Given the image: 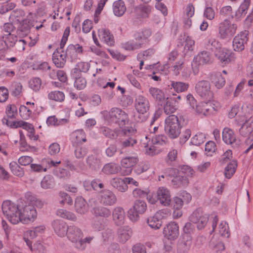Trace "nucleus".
<instances>
[{
	"label": "nucleus",
	"instance_id": "680f3d73",
	"mask_svg": "<svg viewBox=\"0 0 253 253\" xmlns=\"http://www.w3.org/2000/svg\"><path fill=\"white\" fill-rule=\"evenodd\" d=\"M210 246L213 248L215 253H222L225 249L224 245L221 241L215 243L213 238L211 239L210 242Z\"/></svg>",
	"mask_w": 253,
	"mask_h": 253
},
{
	"label": "nucleus",
	"instance_id": "0eeeda50",
	"mask_svg": "<svg viewBox=\"0 0 253 253\" xmlns=\"http://www.w3.org/2000/svg\"><path fill=\"white\" fill-rule=\"evenodd\" d=\"M195 88L197 94L203 98L209 100L213 98V93L211 89V84L209 81L202 80L198 82Z\"/></svg>",
	"mask_w": 253,
	"mask_h": 253
},
{
	"label": "nucleus",
	"instance_id": "aec40b11",
	"mask_svg": "<svg viewBox=\"0 0 253 253\" xmlns=\"http://www.w3.org/2000/svg\"><path fill=\"white\" fill-rule=\"evenodd\" d=\"M52 227L55 233L59 237H64L66 236L69 225L63 220H54L52 222Z\"/></svg>",
	"mask_w": 253,
	"mask_h": 253
},
{
	"label": "nucleus",
	"instance_id": "864d4df0",
	"mask_svg": "<svg viewBox=\"0 0 253 253\" xmlns=\"http://www.w3.org/2000/svg\"><path fill=\"white\" fill-rule=\"evenodd\" d=\"M94 238L93 236H88L85 238L82 237L80 242L78 243L76 249L81 251H84L86 248V244H90Z\"/></svg>",
	"mask_w": 253,
	"mask_h": 253
},
{
	"label": "nucleus",
	"instance_id": "a878e982",
	"mask_svg": "<svg viewBox=\"0 0 253 253\" xmlns=\"http://www.w3.org/2000/svg\"><path fill=\"white\" fill-rule=\"evenodd\" d=\"M138 161L137 157H127L121 160V166L123 168L126 169L124 173V175L129 174L132 171V168L134 167Z\"/></svg>",
	"mask_w": 253,
	"mask_h": 253
},
{
	"label": "nucleus",
	"instance_id": "4468645a",
	"mask_svg": "<svg viewBox=\"0 0 253 253\" xmlns=\"http://www.w3.org/2000/svg\"><path fill=\"white\" fill-rule=\"evenodd\" d=\"M190 221L193 223L196 224L199 229H202L207 225L208 216L206 214L204 215L202 210L199 209L193 211L190 216Z\"/></svg>",
	"mask_w": 253,
	"mask_h": 253
},
{
	"label": "nucleus",
	"instance_id": "72a5a7b5",
	"mask_svg": "<svg viewBox=\"0 0 253 253\" xmlns=\"http://www.w3.org/2000/svg\"><path fill=\"white\" fill-rule=\"evenodd\" d=\"M110 183L113 188L121 192H125L128 189V186L126 184L125 178H113L110 180Z\"/></svg>",
	"mask_w": 253,
	"mask_h": 253
},
{
	"label": "nucleus",
	"instance_id": "c03bdc74",
	"mask_svg": "<svg viewBox=\"0 0 253 253\" xmlns=\"http://www.w3.org/2000/svg\"><path fill=\"white\" fill-rule=\"evenodd\" d=\"M170 86L176 92L179 93L187 90L189 85L188 83L182 82L171 81Z\"/></svg>",
	"mask_w": 253,
	"mask_h": 253
},
{
	"label": "nucleus",
	"instance_id": "13d9d810",
	"mask_svg": "<svg viewBox=\"0 0 253 253\" xmlns=\"http://www.w3.org/2000/svg\"><path fill=\"white\" fill-rule=\"evenodd\" d=\"M206 139L205 134L198 132L192 137L191 140V144L196 146H199L203 143Z\"/></svg>",
	"mask_w": 253,
	"mask_h": 253
},
{
	"label": "nucleus",
	"instance_id": "f3484780",
	"mask_svg": "<svg viewBox=\"0 0 253 253\" xmlns=\"http://www.w3.org/2000/svg\"><path fill=\"white\" fill-rule=\"evenodd\" d=\"M130 130L124 128L121 130V133L125 136L122 138L120 142V147L121 149H124L128 147H132L137 143V139L134 136L130 135Z\"/></svg>",
	"mask_w": 253,
	"mask_h": 253
},
{
	"label": "nucleus",
	"instance_id": "37998d69",
	"mask_svg": "<svg viewBox=\"0 0 253 253\" xmlns=\"http://www.w3.org/2000/svg\"><path fill=\"white\" fill-rule=\"evenodd\" d=\"M188 183V178L185 176H176L171 180V184L175 188L185 186Z\"/></svg>",
	"mask_w": 253,
	"mask_h": 253
},
{
	"label": "nucleus",
	"instance_id": "cd10ccee",
	"mask_svg": "<svg viewBox=\"0 0 253 253\" xmlns=\"http://www.w3.org/2000/svg\"><path fill=\"white\" fill-rule=\"evenodd\" d=\"M98 36L100 40L108 45L112 46L114 44V37L108 29L98 30Z\"/></svg>",
	"mask_w": 253,
	"mask_h": 253
},
{
	"label": "nucleus",
	"instance_id": "de8ad7c7",
	"mask_svg": "<svg viewBox=\"0 0 253 253\" xmlns=\"http://www.w3.org/2000/svg\"><path fill=\"white\" fill-rule=\"evenodd\" d=\"M90 68V64L86 62H80L78 63L73 70V73L79 75L78 73H86Z\"/></svg>",
	"mask_w": 253,
	"mask_h": 253
},
{
	"label": "nucleus",
	"instance_id": "393cba45",
	"mask_svg": "<svg viewBox=\"0 0 253 253\" xmlns=\"http://www.w3.org/2000/svg\"><path fill=\"white\" fill-rule=\"evenodd\" d=\"M112 217L116 225H123L126 219V213L124 209L121 207L115 208L112 211Z\"/></svg>",
	"mask_w": 253,
	"mask_h": 253
},
{
	"label": "nucleus",
	"instance_id": "a19ab883",
	"mask_svg": "<svg viewBox=\"0 0 253 253\" xmlns=\"http://www.w3.org/2000/svg\"><path fill=\"white\" fill-rule=\"evenodd\" d=\"M56 215L61 218L73 221H76L77 220L76 215L73 212L64 209L58 210L56 211Z\"/></svg>",
	"mask_w": 253,
	"mask_h": 253
},
{
	"label": "nucleus",
	"instance_id": "7ed1b4c3",
	"mask_svg": "<svg viewBox=\"0 0 253 253\" xmlns=\"http://www.w3.org/2000/svg\"><path fill=\"white\" fill-rule=\"evenodd\" d=\"M3 213L13 224H16L20 221V210L17 205L11 201L7 200L2 204Z\"/></svg>",
	"mask_w": 253,
	"mask_h": 253
},
{
	"label": "nucleus",
	"instance_id": "412c9836",
	"mask_svg": "<svg viewBox=\"0 0 253 253\" xmlns=\"http://www.w3.org/2000/svg\"><path fill=\"white\" fill-rule=\"evenodd\" d=\"M192 245V239L190 235H184L180 239L177 245L178 253H188Z\"/></svg>",
	"mask_w": 253,
	"mask_h": 253
},
{
	"label": "nucleus",
	"instance_id": "603ef678",
	"mask_svg": "<svg viewBox=\"0 0 253 253\" xmlns=\"http://www.w3.org/2000/svg\"><path fill=\"white\" fill-rule=\"evenodd\" d=\"M45 229V227L43 225L35 227L33 229L27 231L26 233L27 238L30 237L31 239H34L43 233Z\"/></svg>",
	"mask_w": 253,
	"mask_h": 253
},
{
	"label": "nucleus",
	"instance_id": "423d86ee",
	"mask_svg": "<svg viewBox=\"0 0 253 253\" xmlns=\"http://www.w3.org/2000/svg\"><path fill=\"white\" fill-rule=\"evenodd\" d=\"M218 221L217 215L214 213H211L210 217V222L211 223L212 226L211 234L214 232L215 234H219L222 237L228 238L230 233L228 224L225 221H222L217 227Z\"/></svg>",
	"mask_w": 253,
	"mask_h": 253
},
{
	"label": "nucleus",
	"instance_id": "2eb2a0df",
	"mask_svg": "<svg viewBox=\"0 0 253 253\" xmlns=\"http://www.w3.org/2000/svg\"><path fill=\"white\" fill-rule=\"evenodd\" d=\"M169 214V212L165 210H160L157 211L154 216L147 219L148 225L152 228L159 229L162 225V219L166 217Z\"/></svg>",
	"mask_w": 253,
	"mask_h": 253
},
{
	"label": "nucleus",
	"instance_id": "39448f33",
	"mask_svg": "<svg viewBox=\"0 0 253 253\" xmlns=\"http://www.w3.org/2000/svg\"><path fill=\"white\" fill-rule=\"evenodd\" d=\"M106 121L109 123L118 124L119 126H124L129 121L127 114L119 108H113L105 115Z\"/></svg>",
	"mask_w": 253,
	"mask_h": 253
},
{
	"label": "nucleus",
	"instance_id": "c9c22d12",
	"mask_svg": "<svg viewBox=\"0 0 253 253\" xmlns=\"http://www.w3.org/2000/svg\"><path fill=\"white\" fill-rule=\"evenodd\" d=\"M176 101L171 97H167L163 103V109L165 113L169 115L173 113L177 109Z\"/></svg>",
	"mask_w": 253,
	"mask_h": 253
},
{
	"label": "nucleus",
	"instance_id": "c85d7f7f",
	"mask_svg": "<svg viewBox=\"0 0 253 253\" xmlns=\"http://www.w3.org/2000/svg\"><path fill=\"white\" fill-rule=\"evenodd\" d=\"M17 27V33L18 35L22 37L27 36L30 32V29L32 26L31 21L28 19H25L21 22L18 23Z\"/></svg>",
	"mask_w": 253,
	"mask_h": 253
},
{
	"label": "nucleus",
	"instance_id": "ddd939ff",
	"mask_svg": "<svg viewBox=\"0 0 253 253\" xmlns=\"http://www.w3.org/2000/svg\"><path fill=\"white\" fill-rule=\"evenodd\" d=\"M83 51V47L79 44H71L68 46L64 53L67 59L71 62H75L80 59L79 54H82Z\"/></svg>",
	"mask_w": 253,
	"mask_h": 253
},
{
	"label": "nucleus",
	"instance_id": "20e7f679",
	"mask_svg": "<svg viewBox=\"0 0 253 253\" xmlns=\"http://www.w3.org/2000/svg\"><path fill=\"white\" fill-rule=\"evenodd\" d=\"M181 126L178 117L171 115L166 118L165 121V131L168 136L175 139L179 136L181 132Z\"/></svg>",
	"mask_w": 253,
	"mask_h": 253
},
{
	"label": "nucleus",
	"instance_id": "4d7b16f0",
	"mask_svg": "<svg viewBox=\"0 0 253 253\" xmlns=\"http://www.w3.org/2000/svg\"><path fill=\"white\" fill-rule=\"evenodd\" d=\"M250 2L251 0H244L236 12V16L239 18L242 16L245 15L247 13V10L250 5Z\"/></svg>",
	"mask_w": 253,
	"mask_h": 253
},
{
	"label": "nucleus",
	"instance_id": "bb28decb",
	"mask_svg": "<svg viewBox=\"0 0 253 253\" xmlns=\"http://www.w3.org/2000/svg\"><path fill=\"white\" fill-rule=\"evenodd\" d=\"M132 231L128 226H121L117 230V235L119 241L125 243L130 238Z\"/></svg>",
	"mask_w": 253,
	"mask_h": 253
},
{
	"label": "nucleus",
	"instance_id": "f257e3e1",
	"mask_svg": "<svg viewBox=\"0 0 253 253\" xmlns=\"http://www.w3.org/2000/svg\"><path fill=\"white\" fill-rule=\"evenodd\" d=\"M134 107L136 113L133 116L134 121L137 123L146 121L149 117V110L150 104L148 99L142 95L136 96L134 101Z\"/></svg>",
	"mask_w": 253,
	"mask_h": 253
},
{
	"label": "nucleus",
	"instance_id": "ea45409f",
	"mask_svg": "<svg viewBox=\"0 0 253 253\" xmlns=\"http://www.w3.org/2000/svg\"><path fill=\"white\" fill-rule=\"evenodd\" d=\"M126 11L124 2L122 0L115 1L113 3V12L117 16H122Z\"/></svg>",
	"mask_w": 253,
	"mask_h": 253
},
{
	"label": "nucleus",
	"instance_id": "0e129e2a",
	"mask_svg": "<svg viewBox=\"0 0 253 253\" xmlns=\"http://www.w3.org/2000/svg\"><path fill=\"white\" fill-rule=\"evenodd\" d=\"M91 226L94 231H101L105 228V221L103 219L94 220L91 223Z\"/></svg>",
	"mask_w": 253,
	"mask_h": 253
},
{
	"label": "nucleus",
	"instance_id": "f8f14e48",
	"mask_svg": "<svg viewBox=\"0 0 253 253\" xmlns=\"http://www.w3.org/2000/svg\"><path fill=\"white\" fill-rule=\"evenodd\" d=\"M249 32L244 30L235 37L233 41L234 49L237 51H241L245 48V44L249 41Z\"/></svg>",
	"mask_w": 253,
	"mask_h": 253
},
{
	"label": "nucleus",
	"instance_id": "58836bf2",
	"mask_svg": "<svg viewBox=\"0 0 253 253\" xmlns=\"http://www.w3.org/2000/svg\"><path fill=\"white\" fill-rule=\"evenodd\" d=\"M120 169L121 167L119 165L113 163H110L105 164L103 166L102 171L106 174H113L117 173Z\"/></svg>",
	"mask_w": 253,
	"mask_h": 253
},
{
	"label": "nucleus",
	"instance_id": "79ce46f5",
	"mask_svg": "<svg viewBox=\"0 0 253 253\" xmlns=\"http://www.w3.org/2000/svg\"><path fill=\"white\" fill-rule=\"evenodd\" d=\"M206 48L207 49L211 50L214 53L218 51L221 48L220 43L217 40L213 38L208 39L205 43Z\"/></svg>",
	"mask_w": 253,
	"mask_h": 253
},
{
	"label": "nucleus",
	"instance_id": "774afa93",
	"mask_svg": "<svg viewBox=\"0 0 253 253\" xmlns=\"http://www.w3.org/2000/svg\"><path fill=\"white\" fill-rule=\"evenodd\" d=\"M53 174L60 178H65L69 176V171L64 169L56 168L53 171Z\"/></svg>",
	"mask_w": 253,
	"mask_h": 253
},
{
	"label": "nucleus",
	"instance_id": "9d476101",
	"mask_svg": "<svg viewBox=\"0 0 253 253\" xmlns=\"http://www.w3.org/2000/svg\"><path fill=\"white\" fill-rule=\"evenodd\" d=\"M236 29V24H231L228 20H224L220 23L219 27V34L220 38L225 39L232 37L235 33Z\"/></svg>",
	"mask_w": 253,
	"mask_h": 253
},
{
	"label": "nucleus",
	"instance_id": "b1692460",
	"mask_svg": "<svg viewBox=\"0 0 253 253\" xmlns=\"http://www.w3.org/2000/svg\"><path fill=\"white\" fill-rule=\"evenodd\" d=\"M63 48V47L61 48L60 46L52 54L53 62L58 68H63L66 62L67 59Z\"/></svg>",
	"mask_w": 253,
	"mask_h": 253
},
{
	"label": "nucleus",
	"instance_id": "09e8293b",
	"mask_svg": "<svg viewBox=\"0 0 253 253\" xmlns=\"http://www.w3.org/2000/svg\"><path fill=\"white\" fill-rule=\"evenodd\" d=\"M48 98L51 100L57 102H62L65 99L64 93L62 91L55 90L48 93L47 95Z\"/></svg>",
	"mask_w": 253,
	"mask_h": 253
},
{
	"label": "nucleus",
	"instance_id": "f03ea898",
	"mask_svg": "<svg viewBox=\"0 0 253 253\" xmlns=\"http://www.w3.org/2000/svg\"><path fill=\"white\" fill-rule=\"evenodd\" d=\"M149 29H143L134 34V40H130L121 44L122 47L126 50H135L141 48L147 42L148 38L151 35Z\"/></svg>",
	"mask_w": 253,
	"mask_h": 253
},
{
	"label": "nucleus",
	"instance_id": "052dcab7",
	"mask_svg": "<svg viewBox=\"0 0 253 253\" xmlns=\"http://www.w3.org/2000/svg\"><path fill=\"white\" fill-rule=\"evenodd\" d=\"M88 150V148L84 146H77L74 151L76 158L79 159H83L87 154Z\"/></svg>",
	"mask_w": 253,
	"mask_h": 253
},
{
	"label": "nucleus",
	"instance_id": "1a4fd4ad",
	"mask_svg": "<svg viewBox=\"0 0 253 253\" xmlns=\"http://www.w3.org/2000/svg\"><path fill=\"white\" fill-rule=\"evenodd\" d=\"M84 236L83 231L80 227L73 224L69 225L66 237L68 240L74 244L76 249L78 243Z\"/></svg>",
	"mask_w": 253,
	"mask_h": 253
},
{
	"label": "nucleus",
	"instance_id": "a18cd8bd",
	"mask_svg": "<svg viewBox=\"0 0 253 253\" xmlns=\"http://www.w3.org/2000/svg\"><path fill=\"white\" fill-rule=\"evenodd\" d=\"M194 59L196 62H199L203 65L207 64L210 61L211 56L208 52L203 51L195 56Z\"/></svg>",
	"mask_w": 253,
	"mask_h": 253
},
{
	"label": "nucleus",
	"instance_id": "e433bc0d",
	"mask_svg": "<svg viewBox=\"0 0 253 253\" xmlns=\"http://www.w3.org/2000/svg\"><path fill=\"white\" fill-rule=\"evenodd\" d=\"M222 140L227 144H232L236 142V137L234 131L228 127H225L222 133Z\"/></svg>",
	"mask_w": 253,
	"mask_h": 253
},
{
	"label": "nucleus",
	"instance_id": "7c9ffc66",
	"mask_svg": "<svg viewBox=\"0 0 253 253\" xmlns=\"http://www.w3.org/2000/svg\"><path fill=\"white\" fill-rule=\"evenodd\" d=\"M149 92L161 106L163 105V103L164 102L165 100L168 97L165 95L164 92L162 90L158 88L151 87L149 89Z\"/></svg>",
	"mask_w": 253,
	"mask_h": 253
},
{
	"label": "nucleus",
	"instance_id": "9b49d317",
	"mask_svg": "<svg viewBox=\"0 0 253 253\" xmlns=\"http://www.w3.org/2000/svg\"><path fill=\"white\" fill-rule=\"evenodd\" d=\"M37 217V211L35 207L31 205H26L22 211H20V222L27 224L33 221Z\"/></svg>",
	"mask_w": 253,
	"mask_h": 253
},
{
	"label": "nucleus",
	"instance_id": "2f4dec72",
	"mask_svg": "<svg viewBox=\"0 0 253 253\" xmlns=\"http://www.w3.org/2000/svg\"><path fill=\"white\" fill-rule=\"evenodd\" d=\"M75 209L76 211L80 214L86 213L88 210L86 202L82 197H78L76 199Z\"/></svg>",
	"mask_w": 253,
	"mask_h": 253
},
{
	"label": "nucleus",
	"instance_id": "69168bd1",
	"mask_svg": "<svg viewBox=\"0 0 253 253\" xmlns=\"http://www.w3.org/2000/svg\"><path fill=\"white\" fill-rule=\"evenodd\" d=\"M114 232L112 229L107 228L102 233L103 242L107 243L113 240Z\"/></svg>",
	"mask_w": 253,
	"mask_h": 253
},
{
	"label": "nucleus",
	"instance_id": "bf43d9fd",
	"mask_svg": "<svg viewBox=\"0 0 253 253\" xmlns=\"http://www.w3.org/2000/svg\"><path fill=\"white\" fill-rule=\"evenodd\" d=\"M41 186L44 189L51 188L54 186V179L52 176H45L41 181Z\"/></svg>",
	"mask_w": 253,
	"mask_h": 253
},
{
	"label": "nucleus",
	"instance_id": "6e6552de",
	"mask_svg": "<svg viewBox=\"0 0 253 253\" xmlns=\"http://www.w3.org/2000/svg\"><path fill=\"white\" fill-rule=\"evenodd\" d=\"M147 209V205L145 201L140 200H136L132 209L128 211V217L132 221H137L139 215L144 213Z\"/></svg>",
	"mask_w": 253,
	"mask_h": 253
},
{
	"label": "nucleus",
	"instance_id": "4c0bfd02",
	"mask_svg": "<svg viewBox=\"0 0 253 253\" xmlns=\"http://www.w3.org/2000/svg\"><path fill=\"white\" fill-rule=\"evenodd\" d=\"M211 84L217 88H222L225 84V79L219 72L216 73L211 76Z\"/></svg>",
	"mask_w": 253,
	"mask_h": 253
},
{
	"label": "nucleus",
	"instance_id": "dca6fc26",
	"mask_svg": "<svg viewBox=\"0 0 253 253\" xmlns=\"http://www.w3.org/2000/svg\"><path fill=\"white\" fill-rule=\"evenodd\" d=\"M99 200L103 205L110 206L117 203V198L113 191L106 189L100 191Z\"/></svg>",
	"mask_w": 253,
	"mask_h": 253
},
{
	"label": "nucleus",
	"instance_id": "3c124183",
	"mask_svg": "<svg viewBox=\"0 0 253 253\" xmlns=\"http://www.w3.org/2000/svg\"><path fill=\"white\" fill-rule=\"evenodd\" d=\"M237 167L236 161H233L229 163L225 168V176L227 178H230L235 173Z\"/></svg>",
	"mask_w": 253,
	"mask_h": 253
},
{
	"label": "nucleus",
	"instance_id": "f704fd0d",
	"mask_svg": "<svg viewBox=\"0 0 253 253\" xmlns=\"http://www.w3.org/2000/svg\"><path fill=\"white\" fill-rule=\"evenodd\" d=\"M26 245L34 253H45L46 250L45 247L40 242H36L32 245V242L26 237L23 238Z\"/></svg>",
	"mask_w": 253,
	"mask_h": 253
},
{
	"label": "nucleus",
	"instance_id": "5701e85b",
	"mask_svg": "<svg viewBox=\"0 0 253 253\" xmlns=\"http://www.w3.org/2000/svg\"><path fill=\"white\" fill-rule=\"evenodd\" d=\"M86 163L89 169L93 171L99 170L102 166L101 159L96 154H91L86 158Z\"/></svg>",
	"mask_w": 253,
	"mask_h": 253
},
{
	"label": "nucleus",
	"instance_id": "6ab92c4d",
	"mask_svg": "<svg viewBox=\"0 0 253 253\" xmlns=\"http://www.w3.org/2000/svg\"><path fill=\"white\" fill-rule=\"evenodd\" d=\"M215 56L224 64H227L234 61V54L226 48H220L215 52Z\"/></svg>",
	"mask_w": 253,
	"mask_h": 253
},
{
	"label": "nucleus",
	"instance_id": "c756f323",
	"mask_svg": "<svg viewBox=\"0 0 253 253\" xmlns=\"http://www.w3.org/2000/svg\"><path fill=\"white\" fill-rule=\"evenodd\" d=\"M186 100L191 108L193 109L198 114L202 115L204 112V102L197 103V101L193 95L189 93L186 96Z\"/></svg>",
	"mask_w": 253,
	"mask_h": 253
},
{
	"label": "nucleus",
	"instance_id": "49530a36",
	"mask_svg": "<svg viewBox=\"0 0 253 253\" xmlns=\"http://www.w3.org/2000/svg\"><path fill=\"white\" fill-rule=\"evenodd\" d=\"M24 12L20 9L13 10L9 16V19L12 23H18L25 20L23 18Z\"/></svg>",
	"mask_w": 253,
	"mask_h": 253
},
{
	"label": "nucleus",
	"instance_id": "4be33fe9",
	"mask_svg": "<svg viewBox=\"0 0 253 253\" xmlns=\"http://www.w3.org/2000/svg\"><path fill=\"white\" fill-rule=\"evenodd\" d=\"M157 195L159 201L161 204L164 206L170 205L171 199L169 190L165 187H159L157 191Z\"/></svg>",
	"mask_w": 253,
	"mask_h": 253
},
{
	"label": "nucleus",
	"instance_id": "6e6d98bb",
	"mask_svg": "<svg viewBox=\"0 0 253 253\" xmlns=\"http://www.w3.org/2000/svg\"><path fill=\"white\" fill-rule=\"evenodd\" d=\"M9 167L12 173L18 177H22L24 174L23 169L21 168L19 165L14 161L9 164Z\"/></svg>",
	"mask_w": 253,
	"mask_h": 253
},
{
	"label": "nucleus",
	"instance_id": "8fccbe9b",
	"mask_svg": "<svg viewBox=\"0 0 253 253\" xmlns=\"http://www.w3.org/2000/svg\"><path fill=\"white\" fill-rule=\"evenodd\" d=\"M72 74L76 79L74 82L75 87L79 90L84 89L86 85V79L84 77H82L79 75L74 74Z\"/></svg>",
	"mask_w": 253,
	"mask_h": 253
},
{
	"label": "nucleus",
	"instance_id": "a211bd4d",
	"mask_svg": "<svg viewBox=\"0 0 253 253\" xmlns=\"http://www.w3.org/2000/svg\"><path fill=\"white\" fill-rule=\"evenodd\" d=\"M165 237L170 240L176 239L179 235V227L175 222L168 223L163 230Z\"/></svg>",
	"mask_w": 253,
	"mask_h": 253
},
{
	"label": "nucleus",
	"instance_id": "5fc2aeb1",
	"mask_svg": "<svg viewBox=\"0 0 253 253\" xmlns=\"http://www.w3.org/2000/svg\"><path fill=\"white\" fill-rule=\"evenodd\" d=\"M42 85V80L39 77L33 78L29 82V87L36 92L41 89Z\"/></svg>",
	"mask_w": 253,
	"mask_h": 253
},
{
	"label": "nucleus",
	"instance_id": "473e14b6",
	"mask_svg": "<svg viewBox=\"0 0 253 253\" xmlns=\"http://www.w3.org/2000/svg\"><path fill=\"white\" fill-rule=\"evenodd\" d=\"M92 213L95 217L108 218L111 215V211L106 207L98 205L92 208Z\"/></svg>",
	"mask_w": 253,
	"mask_h": 253
},
{
	"label": "nucleus",
	"instance_id": "338daca9",
	"mask_svg": "<svg viewBox=\"0 0 253 253\" xmlns=\"http://www.w3.org/2000/svg\"><path fill=\"white\" fill-rule=\"evenodd\" d=\"M138 10L139 11L140 15L142 18H146L151 12V7L148 5L140 4L138 7Z\"/></svg>",
	"mask_w": 253,
	"mask_h": 253
},
{
	"label": "nucleus",
	"instance_id": "e2e57ef3",
	"mask_svg": "<svg viewBox=\"0 0 253 253\" xmlns=\"http://www.w3.org/2000/svg\"><path fill=\"white\" fill-rule=\"evenodd\" d=\"M73 135L75 138V141L78 144L84 142L86 141L85 133L82 129H78L75 131Z\"/></svg>",
	"mask_w": 253,
	"mask_h": 253
}]
</instances>
